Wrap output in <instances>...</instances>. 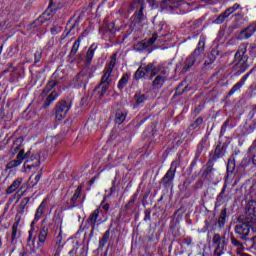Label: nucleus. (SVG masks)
<instances>
[{"mask_svg":"<svg viewBox=\"0 0 256 256\" xmlns=\"http://www.w3.org/2000/svg\"><path fill=\"white\" fill-rule=\"evenodd\" d=\"M41 177H42V174L41 173H38L36 176H35V182L33 183V185H37V183H39V181H41Z\"/></svg>","mask_w":256,"mask_h":256,"instance_id":"obj_56","label":"nucleus"},{"mask_svg":"<svg viewBox=\"0 0 256 256\" xmlns=\"http://www.w3.org/2000/svg\"><path fill=\"white\" fill-rule=\"evenodd\" d=\"M125 119H127V112L125 110L118 109L115 113V123L121 125Z\"/></svg>","mask_w":256,"mask_h":256,"instance_id":"obj_20","label":"nucleus"},{"mask_svg":"<svg viewBox=\"0 0 256 256\" xmlns=\"http://www.w3.org/2000/svg\"><path fill=\"white\" fill-rule=\"evenodd\" d=\"M58 84H59V81L50 80L46 84L45 88L42 90V93H41L42 99H45V97H47V95H49V93H51V91H53V89H55V87H57Z\"/></svg>","mask_w":256,"mask_h":256,"instance_id":"obj_14","label":"nucleus"},{"mask_svg":"<svg viewBox=\"0 0 256 256\" xmlns=\"http://www.w3.org/2000/svg\"><path fill=\"white\" fill-rule=\"evenodd\" d=\"M50 31H51L52 35L61 33V26H53Z\"/></svg>","mask_w":256,"mask_h":256,"instance_id":"obj_52","label":"nucleus"},{"mask_svg":"<svg viewBox=\"0 0 256 256\" xmlns=\"http://www.w3.org/2000/svg\"><path fill=\"white\" fill-rule=\"evenodd\" d=\"M242 87H243V85H242L240 82L236 83V84L231 88V90L229 91L228 95H229V96L233 95L234 93H236V91H239V89H241Z\"/></svg>","mask_w":256,"mask_h":256,"instance_id":"obj_44","label":"nucleus"},{"mask_svg":"<svg viewBox=\"0 0 256 256\" xmlns=\"http://www.w3.org/2000/svg\"><path fill=\"white\" fill-rule=\"evenodd\" d=\"M213 165H215V160H211L209 158L208 162L206 163V169L202 174L204 179H210V177H213V173L215 171V168H213Z\"/></svg>","mask_w":256,"mask_h":256,"instance_id":"obj_13","label":"nucleus"},{"mask_svg":"<svg viewBox=\"0 0 256 256\" xmlns=\"http://www.w3.org/2000/svg\"><path fill=\"white\" fill-rule=\"evenodd\" d=\"M182 87H183V84H180L176 88V91H177V93H179V95H181V93H183L185 91V89H182ZM181 89H182V91H181Z\"/></svg>","mask_w":256,"mask_h":256,"instance_id":"obj_60","label":"nucleus"},{"mask_svg":"<svg viewBox=\"0 0 256 256\" xmlns=\"http://www.w3.org/2000/svg\"><path fill=\"white\" fill-rule=\"evenodd\" d=\"M256 27L255 25H249L244 30H242L238 36L239 39H249L253 37V33H255Z\"/></svg>","mask_w":256,"mask_h":256,"instance_id":"obj_15","label":"nucleus"},{"mask_svg":"<svg viewBox=\"0 0 256 256\" xmlns=\"http://www.w3.org/2000/svg\"><path fill=\"white\" fill-rule=\"evenodd\" d=\"M131 75L125 73L123 74L122 78L120 79L119 83H118V89H124L125 85H127V83H129V79H130Z\"/></svg>","mask_w":256,"mask_h":256,"instance_id":"obj_34","label":"nucleus"},{"mask_svg":"<svg viewBox=\"0 0 256 256\" xmlns=\"http://www.w3.org/2000/svg\"><path fill=\"white\" fill-rule=\"evenodd\" d=\"M165 81H167V77L163 75H157L152 82V87L154 89H161V87L165 85Z\"/></svg>","mask_w":256,"mask_h":256,"instance_id":"obj_17","label":"nucleus"},{"mask_svg":"<svg viewBox=\"0 0 256 256\" xmlns=\"http://www.w3.org/2000/svg\"><path fill=\"white\" fill-rule=\"evenodd\" d=\"M227 151V145L222 142H218L215 147L214 153L209 155V159L212 161H217V159H221V157H225V153Z\"/></svg>","mask_w":256,"mask_h":256,"instance_id":"obj_10","label":"nucleus"},{"mask_svg":"<svg viewBox=\"0 0 256 256\" xmlns=\"http://www.w3.org/2000/svg\"><path fill=\"white\" fill-rule=\"evenodd\" d=\"M115 63H117V54L112 55L109 65L104 69V74L100 83L94 89V91H97L99 99H103L105 93H107L109 87H111L113 81L111 79V74L113 73V69H115Z\"/></svg>","mask_w":256,"mask_h":256,"instance_id":"obj_2","label":"nucleus"},{"mask_svg":"<svg viewBox=\"0 0 256 256\" xmlns=\"http://www.w3.org/2000/svg\"><path fill=\"white\" fill-rule=\"evenodd\" d=\"M192 239L191 238H185L184 240H183V243H185V245H191V243H192Z\"/></svg>","mask_w":256,"mask_h":256,"instance_id":"obj_61","label":"nucleus"},{"mask_svg":"<svg viewBox=\"0 0 256 256\" xmlns=\"http://www.w3.org/2000/svg\"><path fill=\"white\" fill-rule=\"evenodd\" d=\"M203 124V118L202 117H198L195 122L190 125V129H199V127H201V125Z\"/></svg>","mask_w":256,"mask_h":256,"instance_id":"obj_42","label":"nucleus"},{"mask_svg":"<svg viewBox=\"0 0 256 256\" xmlns=\"http://www.w3.org/2000/svg\"><path fill=\"white\" fill-rule=\"evenodd\" d=\"M187 209L185 206H181L176 212L175 215H178V217H183V214L186 213Z\"/></svg>","mask_w":256,"mask_h":256,"instance_id":"obj_49","label":"nucleus"},{"mask_svg":"<svg viewBox=\"0 0 256 256\" xmlns=\"http://www.w3.org/2000/svg\"><path fill=\"white\" fill-rule=\"evenodd\" d=\"M109 237H111V231L107 230L102 238H100L99 240V248L101 251H103V248L105 247V245H107L108 241H109Z\"/></svg>","mask_w":256,"mask_h":256,"instance_id":"obj_27","label":"nucleus"},{"mask_svg":"<svg viewBox=\"0 0 256 256\" xmlns=\"http://www.w3.org/2000/svg\"><path fill=\"white\" fill-rule=\"evenodd\" d=\"M246 221L256 225V201L250 200L246 205V215L244 216Z\"/></svg>","mask_w":256,"mask_h":256,"instance_id":"obj_8","label":"nucleus"},{"mask_svg":"<svg viewBox=\"0 0 256 256\" xmlns=\"http://www.w3.org/2000/svg\"><path fill=\"white\" fill-rule=\"evenodd\" d=\"M63 241V236L61 235V232L58 234V236L56 237V245H55V249H63V245L61 244Z\"/></svg>","mask_w":256,"mask_h":256,"instance_id":"obj_43","label":"nucleus"},{"mask_svg":"<svg viewBox=\"0 0 256 256\" xmlns=\"http://www.w3.org/2000/svg\"><path fill=\"white\" fill-rule=\"evenodd\" d=\"M241 6L238 3H235L232 7L227 8L224 13L226 17H229L230 15H233L237 9H239Z\"/></svg>","mask_w":256,"mask_h":256,"instance_id":"obj_36","label":"nucleus"},{"mask_svg":"<svg viewBox=\"0 0 256 256\" xmlns=\"http://www.w3.org/2000/svg\"><path fill=\"white\" fill-rule=\"evenodd\" d=\"M81 39H83V36H79L78 39L74 42L69 57H74V55H77V51H79V45L81 44Z\"/></svg>","mask_w":256,"mask_h":256,"instance_id":"obj_32","label":"nucleus"},{"mask_svg":"<svg viewBox=\"0 0 256 256\" xmlns=\"http://www.w3.org/2000/svg\"><path fill=\"white\" fill-rule=\"evenodd\" d=\"M253 71H256V66L250 72H248L246 75H244L242 77V79L239 81V83H241L242 85H245V82L247 81V79H249V75H251V73H253Z\"/></svg>","mask_w":256,"mask_h":256,"instance_id":"obj_47","label":"nucleus"},{"mask_svg":"<svg viewBox=\"0 0 256 256\" xmlns=\"http://www.w3.org/2000/svg\"><path fill=\"white\" fill-rule=\"evenodd\" d=\"M205 145H207V137L202 138V140L197 145V149L195 152L196 159H199V157H201V153H203V149H205Z\"/></svg>","mask_w":256,"mask_h":256,"instance_id":"obj_29","label":"nucleus"},{"mask_svg":"<svg viewBox=\"0 0 256 256\" xmlns=\"http://www.w3.org/2000/svg\"><path fill=\"white\" fill-rule=\"evenodd\" d=\"M100 207H102L104 211H109L111 206L109 205V203H105V201H102Z\"/></svg>","mask_w":256,"mask_h":256,"instance_id":"obj_55","label":"nucleus"},{"mask_svg":"<svg viewBox=\"0 0 256 256\" xmlns=\"http://www.w3.org/2000/svg\"><path fill=\"white\" fill-rule=\"evenodd\" d=\"M248 45V43L240 44L234 55L232 71L237 77L243 75V73L249 69V56L247 55Z\"/></svg>","mask_w":256,"mask_h":256,"instance_id":"obj_1","label":"nucleus"},{"mask_svg":"<svg viewBox=\"0 0 256 256\" xmlns=\"http://www.w3.org/2000/svg\"><path fill=\"white\" fill-rule=\"evenodd\" d=\"M230 243L232 247H234L236 254L241 255V253L245 251V246L243 245V243H241L239 239L235 238L233 234L230 235Z\"/></svg>","mask_w":256,"mask_h":256,"instance_id":"obj_11","label":"nucleus"},{"mask_svg":"<svg viewBox=\"0 0 256 256\" xmlns=\"http://www.w3.org/2000/svg\"><path fill=\"white\" fill-rule=\"evenodd\" d=\"M228 16L224 13H221L219 16H217V18L213 21V23H215V25H221L222 23L225 22V19H227Z\"/></svg>","mask_w":256,"mask_h":256,"instance_id":"obj_38","label":"nucleus"},{"mask_svg":"<svg viewBox=\"0 0 256 256\" xmlns=\"http://www.w3.org/2000/svg\"><path fill=\"white\" fill-rule=\"evenodd\" d=\"M29 201H30V198H29V197H25V198H23V199L21 200L20 205H21L22 207H27V205L29 204Z\"/></svg>","mask_w":256,"mask_h":256,"instance_id":"obj_53","label":"nucleus"},{"mask_svg":"<svg viewBox=\"0 0 256 256\" xmlns=\"http://www.w3.org/2000/svg\"><path fill=\"white\" fill-rule=\"evenodd\" d=\"M237 152L233 153L230 158L228 159V164H227V173H233L235 171V161L237 157Z\"/></svg>","mask_w":256,"mask_h":256,"instance_id":"obj_23","label":"nucleus"},{"mask_svg":"<svg viewBox=\"0 0 256 256\" xmlns=\"http://www.w3.org/2000/svg\"><path fill=\"white\" fill-rule=\"evenodd\" d=\"M57 97H59L57 91H52L49 95L46 96L44 104L42 105V109H47V107H49L53 101H56Z\"/></svg>","mask_w":256,"mask_h":256,"instance_id":"obj_16","label":"nucleus"},{"mask_svg":"<svg viewBox=\"0 0 256 256\" xmlns=\"http://www.w3.org/2000/svg\"><path fill=\"white\" fill-rule=\"evenodd\" d=\"M21 145H23V137H18L12 144L10 149L11 155H17L19 149H21Z\"/></svg>","mask_w":256,"mask_h":256,"instance_id":"obj_19","label":"nucleus"},{"mask_svg":"<svg viewBox=\"0 0 256 256\" xmlns=\"http://www.w3.org/2000/svg\"><path fill=\"white\" fill-rule=\"evenodd\" d=\"M133 203H135V199L129 200V202L124 206V209L127 211L129 209V207H131V205H133Z\"/></svg>","mask_w":256,"mask_h":256,"instance_id":"obj_58","label":"nucleus"},{"mask_svg":"<svg viewBox=\"0 0 256 256\" xmlns=\"http://www.w3.org/2000/svg\"><path fill=\"white\" fill-rule=\"evenodd\" d=\"M205 51V40H199L198 46L194 50V52L186 59L183 71L187 72L191 67L195 65L197 59H201L203 52Z\"/></svg>","mask_w":256,"mask_h":256,"instance_id":"obj_4","label":"nucleus"},{"mask_svg":"<svg viewBox=\"0 0 256 256\" xmlns=\"http://www.w3.org/2000/svg\"><path fill=\"white\" fill-rule=\"evenodd\" d=\"M114 192H115V181L113 182V185L110 188V195H113Z\"/></svg>","mask_w":256,"mask_h":256,"instance_id":"obj_64","label":"nucleus"},{"mask_svg":"<svg viewBox=\"0 0 256 256\" xmlns=\"http://www.w3.org/2000/svg\"><path fill=\"white\" fill-rule=\"evenodd\" d=\"M45 207H47V203L45 201H42V203L36 210L34 221H39V219H41L43 213H45Z\"/></svg>","mask_w":256,"mask_h":256,"instance_id":"obj_30","label":"nucleus"},{"mask_svg":"<svg viewBox=\"0 0 256 256\" xmlns=\"http://www.w3.org/2000/svg\"><path fill=\"white\" fill-rule=\"evenodd\" d=\"M21 183H23L22 178H17L16 180H14L12 184L7 188L6 194L11 195V193H15V191H17V189L21 187Z\"/></svg>","mask_w":256,"mask_h":256,"instance_id":"obj_18","label":"nucleus"},{"mask_svg":"<svg viewBox=\"0 0 256 256\" xmlns=\"http://www.w3.org/2000/svg\"><path fill=\"white\" fill-rule=\"evenodd\" d=\"M147 47H149V45H147V42L141 41L135 45V50L136 51H144V49H147Z\"/></svg>","mask_w":256,"mask_h":256,"instance_id":"obj_41","label":"nucleus"},{"mask_svg":"<svg viewBox=\"0 0 256 256\" xmlns=\"http://www.w3.org/2000/svg\"><path fill=\"white\" fill-rule=\"evenodd\" d=\"M225 191H227V185H224L221 192L216 198L217 203H223V199H225Z\"/></svg>","mask_w":256,"mask_h":256,"instance_id":"obj_40","label":"nucleus"},{"mask_svg":"<svg viewBox=\"0 0 256 256\" xmlns=\"http://www.w3.org/2000/svg\"><path fill=\"white\" fill-rule=\"evenodd\" d=\"M19 229V220L12 225V242L17 239V230Z\"/></svg>","mask_w":256,"mask_h":256,"instance_id":"obj_39","label":"nucleus"},{"mask_svg":"<svg viewBox=\"0 0 256 256\" xmlns=\"http://www.w3.org/2000/svg\"><path fill=\"white\" fill-rule=\"evenodd\" d=\"M47 235H49V228L44 226L38 234V245H43L47 241Z\"/></svg>","mask_w":256,"mask_h":256,"instance_id":"obj_21","label":"nucleus"},{"mask_svg":"<svg viewBox=\"0 0 256 256\" xmlns=\"http://www.w3.org/2000/svg\"><path fill=\"white\" fill-rule=\"evenodd\" d=\"M95 49H97V45L92 44L86 53V65H91V61H93V56L95 55Z\"/></svg>","mask_w":256,"mask_h":256,"instance_id":"obj_28","label":"nucleus"},{"mask_svg":"<svg viewBox=\"0 0 256 256\" xmlns=\"http://www.w3.org/2000/svg\"><path fill=\"white\" fill-rule=\"evenodd\" d=\"M145 75H147V72L145 71V67L140 66L134 73V79H135V81H139V79H143V77H145Z\"/></svg>","mask_w":256,"mask_h":256,"instance_id":"obj_33","label":"nucleus"},{"mask_svg":"<svg viewBox=\"0 0 256 256\" xmlns=\"http://www.w3.org/2000/svg\"><path fill=\"white\" fill-rule=\"evenodd\" d=\"M208 57H209V59H210V62H207V61H206V62L204 63V65H206V66H207V65H211V63H214V61H215V59H216V58H215V55H214L213 53H211Z\"/></svg>","mask_w":256,"mask_h":256,"instance_id":"obj_54","label":"nucleus"},{"mask_svg":"<svg viewBox=\"0 0 256 256\" xmlns=\"http://www.w3.org/2000/svg\"><path fill=\"white\" fill-rule=\"evenodd\" d=\"M181 1L183 0H174V2H172L171 0H168L166 3L167 5H175V3H181Z\"/></svg>","mask_w":256,"mask_h":256,"instance_id":"obj_63","label":"nucleus"},{"mask_svg":"<svg viewBox=\"0 0 256 256\" xmlns=\"http://www.w3.org/2000/svg\"><path fill=\"white\" fill-rule=\"evenodd\" d=\"M212 243H213V245H216L215 250H214V256L223 255L227 244L224 242V240L221 239L220 234H214V236L212 238Z\"/></svg>","mask_w":256,"mask_h":256,"instance_id":"obj_9","label":"nucleus"},{"mask_svg":"<svg viewBox=\"0 0 256 256\" xmlns=\"http://www.w3.org/2000/svg\"><path fill=\"white\" fill-rule=\"evenodd\" d=\"M238 224L234 227V231L237 234L238 239L242 241H247L249 237V233H251V229L255 230L256 225L249 220L245 219V216L241 215L237 218Z\"/></svg>","mask_w":256,"mask_h":256,"instance_id":"obj_3","label":"nucleus"},{"mask_svg":"<svg viewBox=\"0 0 256 256\" xmlns=\"http://www.w3.org/2000/svg\"><path fill=\"white\" fill-rule=\"evenodd\" d=\"M134 100L137 105H141V103H145L147 101V96L145 94H141V92H136L134 95Z\"/></svg>","mask_w":256,"mask_h":256,"instance_id":"obj_35","label":"nucleus"},{"mask_svg":"<svg viewBox=\"0 0 256 256\" xmlns=\"http://www.w3.org/2000/svg\"><path fill=\"white\" fill-rule=\"evenodd\" d=\"M70 109H71V102L60 100L55 107L56 119H65Z\"/></svg>","mask_w":256,"mask_h":256,"instance_id":"obj_7","label":"nucleus"},{"mask_svg":"<svg viewBox=\"0 0 256 256\" xmlns=\"http://www.w3.org/2000/svg\"><path fill=\"white\" fill-rule=\"evenodd\" d=\"M135 23H142L143 22V7L133 15Z\"/></svg>","mask_w":256,"mask_h":256,"instance_id":"obj_37","label":"nucleus"},{"mask_svg":"<svg viewBox=\"0 0 256 256\" xmlns=\"http://www.w3.org/2000/svg\"><path fill=\"white\" fill-rule=\"evenodd\" d=\"M82 189L83 188L81 186H78V188L75 190L74 195L70 199L71 207H75V205L77 204V199H79V197H81V190Z\"/></svg>","mask_w":256,"mask_h":256,"instance_id":"obj_31","label":"nucleus"},{"mask_svg":"<svg viewBox=\"0 0 256 256\" xmlns=\"http://www.w3.org/2000/svg\"><path fill=\"white\" fill-rule=\"evenodd\" d=\"M175 173H177V162L173 161L171 163L170 169L166 172V174L160 181L161 185H163V187H165V189H170V187H173Z\"/></svg>","mask_w":256,"mask_h":256,"instance_id":"obj_6","label":"nucleus"},{"mask_svg":"<svg viewBox=\"0 0 256 256\" xmlns=\"http://www.w3.org/2000/svg\"><path fill=\"white\" fill-rule=\"evenodd\" d=\"M225 223H227V208L221 210L219 218H218V227L223 229L225 227Z\"/></svg>","mask_w":256,"mask_h":256,"instance_id":"obj_26","label":"nucleus"},{"mask_svg":"<svg viewBox=\"0 0 256 256\" xmlns=\"http://www.w3.org/2000/svg\"><path fill=\"white\" fill-rule=\"evenodd\" d=\"M25 207H26V206H22L21 204L19 205L18 213H19L20 215H23V213H25Z\"/></svg>","mask_w":256,"mask_h":256,"instance_id":"obj_59","label":"nucleus"},{"mask_svg":"<svg viewBox=\"0 0 256 256\" xmlns=\"http://www.w3.org/2000/svg\"><path fill=\"white\" fill-rule=\"evenodd\" d=\"M99 208L93 211V213L89 216L87 223L92 227V229H95V223H97V219H99Z\"/></svg>","mask_w":256,"mask_h":256,"instance_id":"obj_25","label":"nucleus"},{"mask_svg":"<svg viewBox=\"0 0 256 256\" xmlns=\"http://www.w3.org/2000/svg\"><path fill=\"white\" fill-rule=\"evenodd\" d=\"M53 45H55V39H54V38H51V39L48 41L47 47H53Z\"/></svg>","mask_w":256,"mask_h":256,"instance_id":"obj_62","label":"nucleus"},{"mask_svg":"<svg viewBox=\"0 0 256 256\" xmlns=\"http://www.w3.org/2000/svg\"><path fill=\"white\" fill-rule=\"evenodd\" d=\"M146 73H150L149 79H153L156 77L157 73H159V69L153 63H149L148 65L144 66Z\"/></svg>","mask_w":256,"mask_h":256,"instance_id":"obj_22","label":"nucleus"},{"mask_svg":"<svg viewBox=\"0 0 256 256\" xmlns=\"http://www.w3.org/2000/svg\"><path fill=\"white\" fill-rule=\"evenodd\" d=\"M57 9H59V7L53 3V0H50L46 12L32 23V29H35V27H47V25H49V19L45 18V15L53 17Z\"/></svg>","mask_w":256,"mask_h":256,"instance_id":"obj_5","label":"nucleus"},{"mask_svg":"<svg viewBox=\"0 0 256 256\" xmlns=\"http://www.w3.org/2000/svg\"><path fill=\"white\" fill-rule=\"evenodd\" d=\"M43 57V51H36L34 54V63H39Z\"/></svg>","mask_w":256,"mask_h":256,"instance_id":"obj_45","label":"nucleus"},{"mask_svg":"<svg viewBox=\"0 0 256 256\" xmlns=\"http://www.w3.org/2000/svg\"><path fill=\"white\" fill-rule=\"evenodd\" d=\"M158 37H159V36L157 35V33H154V34L152 35V37H151L149 40L146 41L148 47H151V45H154V44H155V41H157Z\"/></svg>","mask_w":256,"mask_h":256,"instance_id":"obj_46","label":"nucleus"},{"mask_svg":"<svg viewBox=\"0 0 256 256\" xmlns=\"http://www.w3.org/2000/svg\"><path fill=\"white\" fill-rule=\"evenodd\" d=\"M23 163V149H21L17 155L16 160H12L9 162L8 166L10 169H14V167H19Z\"/></svg>","mask_w":256,"mask_h":256,"instance_id":"obj_24","label":"nucleus"},{"mask_svg":"<svg viewBox=\"0 0 256 256\" xmlns=\"http://www.w3.org/2000/svg\"><path fill=\"white\" fill-rule=\"evenodd\" d=\"M249 53L253 55V57H256V44H250Z\"/></svg>","mask_w":256,"mask_h":256,"instance_id":"obj_50","label":"nucleus"},{"mask_svg":"<svg viewBox=\"0 0 256 256\" xmlns=\"http://www.w3.org/2000/svg\"><path fill=\"white\" fill-rule=\"evenodd\" d=\"M22 157H23V161H25V159H29L30 161H33V156H31V150L25 153V150L23 149Z\"/></svg>","mask_w":256,"mask_h":256,"instance_id":"obj_48","label":"nucleus"},{"mask_svg":"<svg viewBox=\"0 0 256 256\" xmlns=\"http://www.w3.org/2000/svg\"><path fill=\"white\" fill-rule=\"evenodd\" d=\"M75 81L78 87H82V85H87L89 81V76L87 75V70H82L80 73L76 75Z\"/></svg>","mask_w":256,"mask_h":256,"instance_id":"obj_12","label":"nucleus"},{"mask_svg":"<svg viewBox=\"0 0 256 256\" xmlns=\"http://www.w3.org/2000/svg\"><path fill=\"white\" fill-rule=\"evenodd\" d=\"M31 229H30V231L28 232L29 233V235H28V239H27V241H28V243H31V241H33V231H34V229L35 228H33V222L31 223Z\"/></svg>","mask_w":256,"mask_h":256,"instance_id":"obj_51","label":"nucleus"},{"mask_svg":"<svg viewBox=\"0 0 256 256\" xmlns=\"http://www.w3.org/2000/svg\"><path fill=\"white\" fill-rule=\"evenodd\" d=\"M144 221H151V212L145 211Z\"/></svg>","mask_w":256,"mask_h":256,"instance_id":"obj_57","label":"nucleus"}]
</instances>
